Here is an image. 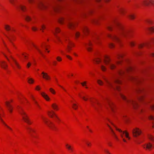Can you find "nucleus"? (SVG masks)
<instances>
[{"label":"nucleus","instance_id":"obj_39","mask_svg":"<svg viewBox=\"0 0 154 154\" xmlns=\"http://www.w3.org/2000/svg\"><path fill=\"white\" fill-rule=\"evenodd\" d=\"M100 67L102 71H104L106 70V68L105 66L104 65H101Z\"/></svg>","mask_w":154,"mask_h":154},{"label":"nucleus","instance_id":"obj_62","mask_svg":"<svg viewBox=\"0 0 154 154\" xmlns=\"http://www.w3.org/2000/svg\"><path fill=\"white\" fill-rule=\"evenodd\" d=\"M10 2L12 4H14V2L15 1V0H9Z\"/></svg>","mask_w":154,"mask_h":154},{"label":"nucleus","instance_id":"obj_55","mask_svg":"<svg viewBox=\"0 0 154 154\" xmlns=\"http://www.w3.org/2000/svg\"><path fill=\"white\" fill-rule=\"evenodd\" d=\"M143 99V96H140V97L138 98V100H142Z\"/></svg>","mask_w":154,"mask_h":154},{"label":"nucleus","instance_id":"obj_61","mask_svg":"<svg viewBox=\"0 0 154 154\" xmlns=\"http://www.w3.org/2000/svg\"><path fill=\"white\" fill-rule=\"evenodd\" d=\"M32 29L34 31H36L37 30V29L35 27H32Z\"/></svg>","mask_w":154,"mask_h":154},{"label":"nucleus","instance_id":"obj_60","mask_svg":"<svg viewBox=\"0 0 154 154\" xmlns=\"http://www.w3.org/2000/svg\"><path fill=\"white\" fill-rule=\"evenodd\" d=\"M109 46L110 48H112L114 47V45L112 43H110L109 44Z\"/></svg>","mask_w":154,"mask_h":154},{"label":"nucleus","instance_id":"obj_56","mask_svg":"<svg viewBox=\"0 0 154 154\" xmlns=\"http://www.w3.org/2000/svg\"><path fill=\"white\" fill-rule=\"evenodd\" d=\"M50 91L53 94H55V92L54 89H53L52 88H50Z\"/></svg>","mask_w":154,"mask_h":154},{"label":"nucleus","instance_id":"obj_54","mask_svg":"<svg viewBox=\"0 0 154 154\" xmlns=\"http://www.w3.org/2000/svg\"><path fill=\"white\" fill-rule=\"evenodd\" d=\"M57 60L58 61H60L62 60V58L60 57H57L56 58Z\"/></svg>","mask_w":154,"mask_h":154},{"label":"nucleus","instance_id":"obj_63","mask_svg":"<svg viewBox=\"0 0 154 154\" xmlns=\"http://www.w3.org/2000/svg\"><path fill=\"white\" fill-rule=\"evenodd\" d=\"M31 65V63L30 62H29L27 65V66L28 68H29Z\"/></svg>","mask_w":154,"mask_h":154},{"label":"nucleus","instance_id":"obj_8","mask_svg":"<svg viewBox=\"0 0 154 154\" xmlns=\"http://www.w3.org/2000/svg\"><path fill=\"white\" fill-rule=\"evenodd\" d=\"M140 4L142 5L146 6L151 4L154 6V0H142Z\"/></svg>","mask_w":154,"mask_h":154},{"label":"nucleus","instance_id":"obj_52","mask_svg":"<svg viewBox=\"0 0 154 154\" xmlns=\"http://www.w3.org/2000/svg\"><path fill=\"white\" fill-rule=\"evenodd\" d=\"M80 33L78 32H77L75 33V36L76 37H78L80 35Z\"/></svg>","mask_w":154,"mask_h":154},{"label":"nucleus","instance_id":"obj_22","mask_svg":"<svg viewBox=\"0 0 154 154\" xmlns=\"http://www.w3.org/2000/svg\"><path fill=\"white\" fill-rule=\"evenodd\" d=\"M118 10L120 14L122 15L124 14L125 12H126L125 10L122 7H118Z\"/></svg>","mask_w":154,"mask_h":154},{"label":"nucleus","instance_id":"obj_2","mask_svg":"<svg viewBox=\"0 0 154 154\" xmlns=\"http://www.w3.org/2000/svg\"><path fill=\"white\" fill-rule=\"evenodd\" d=\"M115 25L119 30V32L117 35H109V36L117 42H119L122 36H127L129 35V31L123 28V26L117 22H115Z\"/></svg>","mask_w":154,"mask_h":154},{"label":"nucleus","instance_id":"obj_11","mask_svg":"<svg viewBox=\"0 0 154 154\" xmlns=\"http://www.w3.org/2000/svg\"><path fill=\"white\" fill-rule=\"evenodd\" d=\"M105 100L106 101L108 104V106L111 108L112 110L113 111V108L114 106L112 103L109 99L108 98H106Z\"/></svg>","mask_w":154,"mask_h":154},{"label":"nucleus","instance_id":"obj_5","mask_svg":"<svg viewBox=\"0 0 154 154\" xmlns=\"http://www.w3.org/2000/svg\"><path fill=\"white\" fill-rule=\"evenodd\" d=\"M28 1L30 4L33 3H36L39 8L41 9H44L47 8V5L46 4L42 2L40 0H28Z\"/></svg>","mask_w":154,"mask_h":154},{"label":"nucleus","instance_id":"obj_9","mask_svg":"<svg viewBox=\"0 0 154 154\" xmlns=\"http://www.w3.org/2000/svg\"><path fill=\"white\" fill-rule=\"evenodd\" d=\"M107 119L108 120V121H109L112 125L114 127H115L116 130L119 131L120 132H122L123 134H125V136L126 137L128 138V139H130V138L129 137V134L126 131H124L122 132V131L120 129H119L117 128L114 125L112 122L110 120L108 119Z\"/></svg>","mask_w":154,"mask_h":154},{"label":"nucleus","instance_id":"obj_27","mask_svg":"<svg viewBox=\"0 0 154 154\" xmlns=\"http://www.w3.org/2000/svg\"><path fill=\"white\" fill-rule=\"evenodd\" d=\"M1 114L0 113V121L6 126L8 128H9L10 130L11 131H12V129L10 128L9 126L7 125L5 122L3 121L2 119L1 118Z\"/></svg>","mask_w":154,"mask_h":154},{"label":"nucleus","instance_id":"obj_26","mask_svg":"<svg viewBox=\"0 0 154 154\" xmlns=\"http://www.w3.org/2000/svg\"><path fill=\"white\" fill-rule=\"evenodd\" d=\"M42 96L44 97L45 99H46L47 100H50V98L45 93L42 92L41 94Z\"/></svg>","mask_w":154,"mask_h":154},{"label":"nucleus","instance_id":"obj_3","mask_svg":"<svg viewBox=\"0 0 154 154\" xmlns=\"http://www.w3.org/2000/svg\"><path fill=\"white\" fill-rule=\"evenodd\" d=\"M18 112L22 116L23 119L25 122L29 125L32 123V122L30 120L29 117L22 108L19 107Z\"/></svg>","mask_w":154,"mask_h":154},{"label":"nucleus","instance_id":"obj_64","mask_svg":"<svg viewBox=\"0 0 154 154\" xmlns=\"http://www.w3.org/2000/svg\"><path fill=\"white\" fill-rule=\"evenodd\" d=\"M66 57L70 60H72V58L69 56L66 55Z\"/></svg>","mask_w":154,"mask_h":154},{"label":"nucleus","instance_id":"obj_32","mask_svg":"<svg viewBox=\"0 0 154 154\" xmlns=\"http://www.w3.org/2000/svg\"><path fill=\"white\" fill-rule=\"evenodd\" d=\"M52 107L54 109L57 110L58 109V106L55 103H53L52 105Z\"/></svg>","mask_w":154,"mask_h":154},{"label":"nucleus","instance_id":"obj_18","mask_svg":"<svg viewBox=\"0 0 154 154\" xmlns=\"http://www.w3.org/2000/svg\"><path fill=\"white\" fill-rule=\"evenodd\" d=\"M6 104L8 110L10 112H11L13 109L12 106L8 102H6Z\"/></svg>","mask_w":154,"mask_h":154},{"label":"nucleus","instance_id":"obj_44","mask_svg":"<svg viewBox=\"0 0 154 154\" xmlns=\"http://www.w3.org/2000/svg\"><path fill=\"white\" fill-rule=\"evenodd\" d=\"M143 91V88H139L137 90V92L139 93L142 92Z\"/></svg>","mask_w":154,"mask_h":154},{"label":"nucleus","instance_id":"obj_1","mask_svg":"<svg viewBox=\"0 0 154 154\" xmlns=\"http://www.w3.org/2000/svg\"><path fill=\"white\" fill-rule=\"evenodd\" d=\"M132 68L131 66H128L124 70H121L118 71V75L115 76L113 80L110 82L105 78L104 79L107 83L108 87L110 89H113L115 90H119V87L116 85V84H119L121 83V81L119 80V76H122L126 75V73L129 71L132 70Z\"/></svg>","mask_w":154,"mask_h":154},{"label":"nucleus","instance_id":"obj_30","mask_svg":"<svg viewBox=\"0 0 154 154\" xmlns=\"http://www.w3.org/2000/svg\"><path fill=\"white\" fill-rule=\"evenodd\" d=\"M83 32L85 34H86L89 32L88 29L87 27H85L83 29Z\"/></svg>","mask_w":154,"mask_h":154},{"label":"nucleus","instance_id":"obj_58","mask_svg":"<svg viewBox=\"0 0 154 154\" xmlns=\"http://www.w3.org/2000/svg\"><path fill=\"white\" fill-rule=\"evenodd\" d=\"M55 31L56 32V33H58L60 32V30L58 28H56L55 29Z\"/></svg>","mask_w":154,"mask_h":154},{"label":"nucleus","instance_id":"obj_45","mask_svg":"<svg viewBox=\"0 0 154 154\" xmlns=\"http://www.w3.org/2000/svg\"><path fill=\"white\" fill-rule=\"evenodd\" d=\"M53 33H54V35H55V36L56 37L57 39V40L61 42V38L57 36L56 35H55V32H53Z\"/></svg>","mask_w":154,"mask_h":154},{"label":"nucleus","instance_id":"obj_20","mask_svg":"<svg viewBox=\"0 0 154 154\" xmlns=\"http://www.w3.org/2000/svg\"><path fill=\"white\" fill-rule=\"evenodd\" d=\"M123 57V55L122 54H119L117 55V58L119 60H118L116 61V63L118 64H119L121 63V59Z\"/></svg>","mask_w":154,"mask_h":154},{"label":"nucleus","instance_id":"obj_34","mask_svg":"<svg viewBox=\"0 0 154 154\" xmlns=\"http://www.w3.org/2000/svg\"><path fill=\"white\" fill-rule=\"evenodd\" d=\"M66 148L69 150H70L72 151L73 150V148L70 146L68 144H66Z\"/></svg>","mask_w":154,"mask_h":154},{"label":"nucleus","instance_id":"obj_7","mask_svg":"<svg viewBox=\"0 0 154 154\" xmlns=\"http://www.w3.org/2000/svg\"><path fill=\"white\" fill-rule=\"evenodd\" d=\"M133 136L134 137H137L141 133V130L138 128H134L132 131Z\"/></svg>","mask_w":154,"mask_h":154},{"label":"nucleus","instance_id":"obj_50","mask_svg":"<svg viewBox=\"0 0 154 154\" xmlns=\"http://www.w3.org/2000/svg\"><path fill=\"white\" fill-rule=\"evenodd\" d=\"M148 30L152 32H154V27H152L149 28Z\"/></svg>","mask_w":154,"mask_h":154},{"label":"nucleus","instance_id":"obj_14","mask_svg":"<svg viewBox=\"0 0 154 154\" xmlns=\"http://www.w3.org/2000/svg\"><path fill=\"white\" fill-rule=\"evenodd\" d=\"M143 146L144 148H146L149 149H150L151 148L153 147L154 146H153L152 145L150 142L145 144V145H143Z\"/></svg>","mask_w":154,"mask_h":154},{"label":"nucleus","instance_id":"obj_13","mask_svg":"<svg viewBox=\"0 0 154 154\" xmlns=\"http://www.w3.org/2000/svg\"><path fill=\"white\" fill-rule=\"evenodd\" d=\"M76 25L75 23L72 22H69L68 23V26L69 28L71 29H73L75 27Z\"/></svg>","mask_w":154,"mask_h":154},{"label":"nucleus","instance_id":"obj_17","mask_svg":"<svg viewBox=\"0 0 154 154\" xmlns=\"http://www.w3.org/2000/svg\"><path fill=\"white\" fill-rule=\"evenodd\" d=\"M48 115L49 116L53 118V116H54L59 121H60V119H59L57 117V116L55 114L54 112L53 111L50 112V111H48Z\"/></svg>","mask_w":154,"mask_h":154},{"label":"nucleus","instance_id":"obj_37","mask_svg":"<svg viewBox=\"0 0 154 154\" xmlns=\"http://www.w3.org/2000/svg\"><path fill=\"white\" fill-rule=\"evenodd\" d=\"M32 45H33V46L34 47H35L36 48V49L39 52V53L41 54L42 56H43V53H42V52H41V51L39 50V49L36 47V46L34 44H32Z\"/></svg>","mask_w":154,"mask_h":154},{"label":"nucleus","instance_id":"obj_33","mask_svg":"<svg viewBox=\"0 0 154 154\" xmlns=\"http://www.w3.org/2000/svg\"><path fill=\"white\" fill-rule=\"evenodd\" d=\"M27 129L28 130L29 133H30V134H31V135L32 136H33L32 134L31 133V132L32 131V132H34L35 131L34 130H33V129H32V128H30L29 127L27 128Z\"/></svg>","mask_w":154,"mask_h":154},{"label":"nucleus","instance_id":"obj_42","mask_svg":"<svg viewBox=\"0 0 154 154\" xmlns=\"http://www.w3.org/2000/svg\"><path fill=\"white\" fill-rule=\"evenodd\" d=\"M34 80L32 78L29 79L28 80V82L29 84H32L34 82Z\"/></svg>","mask_w":154,"mask_h":154},{"label":"nucleus","instance_id":"obj_4","mask_svg":"<svg viewBox=\"0 0 154 154\" xmlns=\"http://www.w3.org/2000/svg\"><path fill=\"white\" fill-rule=\"evenodd\" d=\"M120 95L128 104L132 105L134 109H136L137 107L138 106V104L136 101L128 99L125 96L121 93L120 94Z\"/></svg>","mask_w":154,"mask_h":154},{"label":"nucleus","instance_id":"obj_16","mask_svg":"<svg viewBox=\"0 0 154 154\" xmlns=\"http://www.w3.org/2000/svg\"><path fill=\"white\" fill-rule=\"evenodd\" d=\"M128 79L130 80L135 81L137 82H140V79L138 78L132 76H129Z\"/></svg>","mask_w":154,"mask_h":154},{"label":"nucleus","instance_id":"obj_40","mask_svg":"<svg viewBox=\"0 0 154 154\" xmlns=\"http://www.w3.org/2000/svg\"><path fill=\"white\" fill-rule=\"evenodd\" d=\"M5 28L6 30L8 31H9L11 29L10 27L8 25H6L5 26Z\"/></svg>","mask_w":154,"mask_h":154},{"label":"nucleus","instance_id":"obj_31","mask_svg":"<svg viewBox=\"0 0 154 154\" xmlns=\"http://www.w3.org/2000/svg\"><path fill=\"white\" fill-rule=\"evenodd\" d=\"M90 100V101L91 102V104L92 105V106L96 110H97V111H98V109L97 108V107L95 105L94 103V102L93 101H92V100Z\"/></svg>","mask_w":154,"mask_h":154},{"label":"nucleus","instance_id":"obj_41","mask_svg":"<svg viewBox=\"0 0 154 154\" xmlns=\"http://www.w3.org/2000/svg\"><path fill=\"white\" fill-rule=\"evenodd\" d=\"M99 39V37L97 35L95 37H94V38L93 39V41L95 42H96Z\"/></svg>","mask_w":154,"mask_h":154},{"label":"nucleus","instance_id":"obj_35","mask_svg":"<svg viewBox=\"0 0 154 154\" xmlns=\"http://www.w3.org/2000/svg\"><path fill=\"white\" fill-rule=\"evenodd\" d=\"M149 119L152 121V123L153 125V127L154 126V117H153L152 116H150L149 117Z\"/></svg>","mask_w":154,"mask_h":154},{"label":"nucleus","instance_id":"obj_57","mask_svg":"<svg viewBox=\"0 0 154 154\" xmlns=\"http://www.w3.org/2000/svg\"><path fill=\"white\" fill-rule=\"evenodd\" d=\"M129 44L131 46H133L134 45V43L133 42H130Z\"/></svg>","mask_w":154,"mask_h":154},{"label":"nucleus","instance_id":"obj_46","mask_svg":"<svg viewBox=\"0 0 154 154\" xmlns=\"http://www.w3.org/2000/svg\"><path fill=\"white\" fill-rule=\"evenodd\" d=\"M96 63H98L100 62V59L99 58H98L97 59H95L94 60Z\"/></svg>","mask_w":154,"mask_h":154},{"label":"nucleus","instance_id":"obj_25","mask_svg":"<svg viewBox=\"0 0 154 154\" xmlns=\"http://www.w3.org/2000/svg\"><path fill=\"white\" fill-rule=\"evenodd\" d=\"M18 9L21 10L22 11H24L26 9L25 6L20 5L17 7Z\"/></svg>","mask_w":154,"mask_h":154},{"label":"nucleus","instance_id":"obj_21","mask_svg":"<svg viewBox=\"0 0 154 154\" xmlns=\"http://www.w3.org/2000/svg\"><path fill=\"white\" fill-rule=\"evenodd\" d=\"M42 74L43 75V77L44 79L47 80L50 79V77L48 75L47 73L42 72Z\"/></svg>","mask_w":154,"mask_h":154},{"label":"nucleus","instance_id":"obj_53","mask_svg":"<svg viewBox=\"0 0 154 154\" xmlns=\"http://www.w3.org/2000/svg\"><path fill=\"white\" fill-rule=\"evenodd\" d=\"M147 22L148 23L150 24H152L153 23V22L151 20H147Z\"/></svg>","mask_w":154,"mask_h":154},{"label":"nucleus","instance_id":"obj_49","mask_svg":"<svg viewBox=\"0 0 154 154\" xmlns=\"http://www.w3.org/2000/svg\"><path fill=\"white\" fill-rule=\"evenodd\" d=\"M64 19L63 18H61L60 19H59V22L60 23H62L64 20Z\"/></svg>","mask_w":154,"mask_h":154},{"label":"nucleus","instance_id":"obj_19","mask_svg":"<svg viewBox=\"0 0 154 154\" xmlns=\"http://www.w3.org/2000/svg\"><path fill=\"white\" fill-rule=\"evenodd\" d=\"M91 45L92 44L91 42H90L85 45L86 47L89 51H90L91 50Z\"/></svg>","mask_w":154,"mask_h":154},{"label":"nucleus","instance_id":"obj_10","mask_svg":"<svg viewBox=\"0 0 154 154\" xmlns=\"http://www.w3.org/2000/svg\"><path fill=\"white\" fill-rule=\"evenodd\" d=\"M65 40L66 41V42L68 44L67 51V52H69L72 49V47L74 46V44L73 43L69 40L67 41V40L66 38L65 39Z\"/></svg>","mask_w":154,"mask_h":154},{"label":"nucleus","instance_id":"obj_48","mask_svg":"<svg viewBox=\"0 0 154 154\" xmlns=\"http://www.w3.org/2000/svg\"><path fill=\"white\" fill-rule=\"evenodd\" d=\"M97 82L100 85H102L103 84V82L100 80H97Z\"/></svg>","mask_w":154,"mask_h":154},{"label":"nucleus","instance_id":"obj_51","mask_svg":"<svg viewBox=\"0 0 154 154\" xmlns=\"http://www.w3.org/2000/svg\"><path fill=\"white\" fill-rule=\"evenodd\" d=\"M33 100L34 102V103L38 107H40V106L38 104V103H37V102L35 101V99L33 98Z\"/></svg>","mask_w":154,"mask_h":154},{"label":"nucleus","instance_id":"obj_12","mask_svg":"<svg viewBox=\"0 0 154 154\" xmlns=\"http://www.w3.org/2000/svg\"><path fill=\"white\" fill-rule=\"evenodd\" d=\"M45 122L47 124L48 126L51 129L54 130L55 128V126L51 122H48V121L46 120H45L44 118H43Z\"/></svg>","mask_w":154,"mask_h":154},{"label":"nucleus","instance_id":"obj_28","mask_svg":"<svg viewBox=\"0 0 154 154\" xmlns=\"http://www.w3.org/2000/svg\"><path fill=\"white\" fill-rule=\"evenodd\" d=\"M147 137L149 139L152 141H154V137L153 136L150 134H148L147 135Z\"/></svg>","mask_w":154,"mask_h":154},{"label":"nucleus","instance_id":"obj_6","mask_svg":"<svg viewBox=\"0 0 154 154\" xmlns=\"http://www.w3.org/2000/svg\"><path fill=\"white\" fill-rule=\"evenodd\" d=\"M104 62L105 64L108 65L111 69H114L116 67V65L111 62L110 59L108 57H106L105 59L104 60Z\"/></svg>","mask_w":154,"mask_h":154},{"label":"nucleus","instance_id":"obj_43","mask_svg":"<svg viewBox=\"0 0 154 154\" xmlns=\"http://www.w3.org/2000/svg\"><path fill=\"white\" fill-rule=\"evenodd\" d=\"M25 18L26 20L29 21L31 20V18L29 16L26 15L25 17Z\"/></svg>","mask_w":154,"mask_h":154},{"label":"nucleus","instance_id":"obj_15","mask_svg":"<svg viewBox=\"0 0 154 154\" xmlns=\"http://www.w3.org/2000/svg\"><path fill=\"white\" fill-rule=\"evenodd\" d=\"M0 66L1 67L6 69L8 67V65L4 61H2L0 62Z\"/></svg>","mask_w":154,"mask_h":154},{"label":"nucleus","instance_id":"obj_59","mask_svg":"<svg viewBox=\"0 0 154 154\" xmlns=\"http://www.w3.org/2000/svg\"><path fill=\"white\" fill-rule=\"evenodd\" d=\"M150 108L152 110H154V104H153L150 106Z\"/></svg>","mask_w":154,"mask_h":154},{"label":"nucleus","instance_id":"obj_24","mask_svg":"<svg viewBox=\"0 0 154 154\" xmlns=\"http://www.w3.org/2000/svg\"><path fill=\"white\" fill-rule=\"evenodd\" d=\"M150 44V42H147L146 43L143 44H140L139 46V48H141L144 46H148Z\"/></svg>","mask_w":154,"mask_h":154},{"label":"nucleus","instance_id":"obj_47","mask_svg":"<svg viewBox=\"0 0 154 154\" xmlns=\"http://www.w3.org/2000/svg\"><path fill=\"white\" fill-rule=\"evenodd\" d=\"M78 106L76 104L73 103L72 104V108L75 109H76Z\"/></svg>","mask_w":154,"mask_h":154},{"label":"nucleus","instance_id":"obj_38","mask_svg":"<svg viewBox=\"0 0 154 154\" xmlns=\"http://www.w3.org/2000/svg\"><path fill=\"white\" fill-rule=\"evenodd\" d=\"M129 18L131 19H134L135 18V16L134 14H130L128 16Z\"/></svg>","mask_w":154,"mask_h":154},{"label":"nucleus","instance_id":"obj_29","mask_svg":"<svg viewBox=\"0 0 154 154\" xmlns=\"http://www.w3.org/2000/svg\"><path fill=\"white\" fill-rule=\"evenodd\" d=\"M106 124H107V125L108 126L109 128L111 130L112 132V133L113 134V135L115 136V137L117 139H118L116 135L115 134V133L114 132V131H113L112 129V128L110 126V125L108 124H107V123Z\"/></svg>","mask_w":154,"mask_h":154},{"label":"nucleus","instance_id":"obj_23","mask_svg":"<svg viewBox=\"0 0 154 154\" xmlns=\"http://www.w3.org/2000/svg\"><path fill=\"white\" fill-rule=\"evenodd\" d=\"M10 57H11V58L13 60L14 64L17 66V67L18 69L20 68V66L19 65L18 63L17 62V61L11 56H10Z\"/></svg>","mask_w":154,"mask_h":154},{"label":"nucleus","instance_id":"obj_36","mask_svg":"<svg viewBox=\"0 0 154 154\" xmlns=\"http://www.w3.org/2000/svg\"><path fill=\"white\" fill-rule=\"evenodd\" d=\"M80 97L83 99L84 100L87 101L88 97V95H86V96H82L81 95H80Z\"/></svg>","mask_w":154,"mask_h":154}]
</instances>
